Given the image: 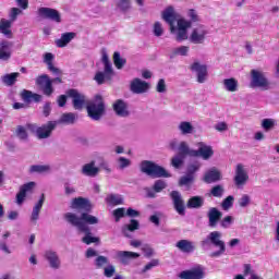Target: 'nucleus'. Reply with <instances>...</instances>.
<instances>
[{"label": "nucleus", "mask_w": 279, "mask_h": 279, "mask_svg": "<svg viewBox=\"0 0 279 279\" xmlns=\"http://www.w3.org/2000/svg\"><path fill=\"white\" fill-rule=\"evenodd\" d=\"M64 219L68 223L76 228L78 232H83L85 234V236L82 238V242L85 243V245H90L92 243H99V238L93 236V232H90V227H88L97 226V223H99V218L87 213H82L81 217H78L74 213H66L64 214Z\"/></svg>", "instance_id": "f257e3e1"}, {"label": "nucleus", "mask_w": 279, "mask_h": 279, "mask_svg": "<svg viewBox=\"0 0 279 279\" xmlns=\"http://www.w3.org/2000/svg\"><path fill=\"white\" fill-rule=\"evenodd\" d=\"M140 171L149 178H171V173L167 169L150 160H143L140 163Z\"/></svg>", "instance_id": "f03ea898"}, {"label": "nucleus", "mask_w": 279, "mask_h": 279, "mask_svg": "<svg viewBox=\"0 0 279 279\" xmlns=\"http://www.w3.org/2000/svg\"><path fill=\"white\" fill-rule=\"evenodd\" d=\"M101 62L104 64V72H97L94 76L95 82L99 86H101V84H105L106 82H110V80L114 77V70L112 69V62H110L108 53H102Z\"/></svg>", "instance_id": "7ed1b4c3"}, {"label": "nucleus", "mask_w": 279, "mask_h": 279, "mask_svg": "<svg viewBox=\"0 0 279 279\" xmlns=\"http://www.w3.org/2000/svg\"><path fill=\"white\" fill-rule=\"evenodd\" d=\"M86 108L87 114L93 121H100L106 112V105L100 95L95 96L94 100L89 101Z\"/></svg>", "instance_id": "20e7f679"}, {"label": "nucleus", "mask_w": 279, "mask_h": 279, "mask_svg": "<svg viewBox=\"0 0 279 279\" xmlns=\"http://www.w3.org/2000/svg\"><path fill=\"white\" fill-rule=\"evenodd\" d=\"M189 29H191V21L180 19L177 22V26L170 27V34L174 36L177 43H184V40L190 38Z\"/></svg>", "instance_id": "39448f33"}, {"label": "nucleus", "mask_w": 279, "mask_h": 279, "mask_svg": "<svg viewBox=\"0 0 279 279\" xmlns=\"http://www.w3.org/2000/svg\"><path fill=\"white\" fill-rule=\"evenodd\" d=\"M58 128V122L48 121L46 124L38 126L36 124H27L26 129L35 134L39 141L45 138H49L53 132Z\"/></svg>", "instance_id": "423d86ee"}, {"label": "nucleus", "mask_w": 279, "mask_h": 279, "mask_svg": "<svg viewBox=\"0 0 279 279\" xmlns=\"http://www.w3.org/2000/svg\"><path fill=\"white\" fill-rule=\"evenodd\" d=\"M250 88H259L260 90H269L271 88V83L265 72L260 70H251V82Z\"/></svg>", "instance_id": "0eeeda50"}, {"label": "nucleus", "mask_w": 279, "mask_h": 279, "mask_svg": "<svg viewBox=\"0 0 279 279\" xmlns=\"http://www.w3.org/2000/svg\"><path fill=\"white\" fill-rule=\"evenodd\" d=\"M35 83L37 86H40L43 94L46 95V97H51L53 95V84H62V78L56 77L50 78L47 74H41L36 77Z\"/></svg>", "instance_id": "6e6552de"}, {"label": "nucleus", "mask_w": 279, "mask_h": 279, "mask_svg": "<svg viewBox=\"0 0 279 279\" xmlns=\"http://www.w3.org/2000/svg\"><path fill=\"white\" fill-rule=\"evenodd\" d=\"M208 34V27L199 24L192 29L189 40L192 45H204Z\"/></svg>", "instance_id": "1a4fd4ad"}, {"label": "nucleus", "mask_w": 279, "mask_h": 279, "mask_svg": "<svg viewBox=\"0 0 279 279\" xmlns=\"http://www.w3.org/2000/svg\"><path fill=\"white\" fill-rule=\"evenodd\" d=\"M190 71H192V73H195L196 82L198 84H205V82H207V80H208V65H206V64H204L199 61H194L190 65Z\"/></svg>", "instance_id": "9d476101"}, {"label": "nucleus", "mask_w": 279, "mask_h": 279, "mask_svg": "<svg viewBox=\"0 0 279 279\" xmlns=\"http://www.w3.org/2000/svg\"><path fill=\"white\" fill-rule=\"evenodd\" d=\"M197 150L192 151L193 158H202L203 160H210L211 156H215V150L213 146L204 143L198 142L196 144Z\"/></svg>", "instance_id": "9b49d317"}, {"label": "nucleus", "mask_w": 279, "mask_h": 279, "mask_svg": "<svg viewBox=\"0 0 279 279\" xmlns=\"http://www.w3.org/2000/svg\"><path fill=\"white\" fill-rule=\"evenodd\" d=\"M170 198L175 213H178V215H180L181 217H184V215H186V205L184 204L182 193H180L179 191H172L170 193Z\"/></svg>", "instance_id": "f8f14e48"}, {"label": "nucleus", "mask_w": 279, "mask_h": 279, "mask_svg": "<svg viewBox=\"0 0 279 279\" xmlns=\"http://www.w3.org/2000/svg\"><path fill=\"white\" fill-rule=\"evenodd\" d=\"M250 180V174H247V170H245V166L242 163H238L235 167V175L233 178L234 185L236 189H243L247 181Z\"/></svg>", "instance_id": "ddd939ff"}, {"label": "nucleus", "mask_w": 279, "mask_h": 279, "mask_svg": "<svg viewBox=\"0 0 279 279\" xmlns=\"http://www.w3.org/2000/svg\"><path fill=\"white\" fill-rule=\"evenodd\" d=\"M66 95L72 99L74 110H82L86 106V96L77 89H69Z\"/></svg>", "instance_id": "4468645a"}, {"label": "nucleus", "mask_w": 279, "mask_h": 279, "mask_svg": "<svg viewBox=\"0 0 279 279\" xmlns=\"http://www.w3.org/2000/svg\"><path fill=\"white\" fill-rule=\"evenodd\" d=\"M38 16L41 19H48L49 21H53L54 23H62V16L60 12L52 8L41 7L37 10Z\"/></svg>", "instance_id": "2eb2a0df"}, {"label": "nucleus", "mask_w": 279, "mask_h": 279, "mask_svg": "<svg viewBox=\"0 0 279 279\" xmlns=\"http://www.w3.org/2000/svg\"><path fill=\"white\" fill-rule=\"evenodd\" d=\"M151 88V85L141 78H133L130 85L131 93L134 95H143Z\"/></svg>", "instance_id": "dca6fc26"}, {"label": "nucleus", "mask_w": 279, "mask_h": 279, "mask_svg": "<svg viewBox=\"0 0 279 279\" xmlns=\"http://www.w3.org/2000/svg\"><path fill=\"white\" fill-rule=\"evenodd\" d=\"M162 20L168 23L169 27H173L175 25V21H180V14L175 12L173 7H167L161 13Z\"/></svg>", "instance_id": "f3484780"}, {"label": "nucleus", "mask_w": 279, "mask_h": 279, "mask_svg": "<svg viewBox=\"0 0 279 279\" xmlns=\"http://www.w3.org/2000/svg\"><path fill=\"white\" fill-rule=\"evenodd\" d=\"M70 208L73 210H84L88 215L93 210V205H90L88 198L76 197L72 199Z\"/></svg>", "instance_id": "a211bd4d"}, {"label": "nucleus", "mask_w": 279, "mask_h": 279, "mask_svg": "<svg viewBox=\"0 0 279 279\" xmlns=\"http://www.w3.org/2000/svg\"><path fill=\"white\" fill-rule=\"evenodd\" d=\"M44 258L47 260L49 267L51 269H60L62 266V262L60 260V255H58V252L53 250H48L44 253Z\"/></svg>", "instance_id": "6ab92c4d"}, {"label": "nucleus", "mask_w": 279, "mask_h": 279, "mask_svg": "<svg viewBox=\"0 0 279 279\" xmlns=\"http://www.w3.org/2000/svg\"><path fill=\"white\" fill-rule=\"evenodd\" d=\"M206 272L204 271L203 266H196L190 270H184L180 274L182 279H204Z\"/></svg>", "instance_id": "aec40b11"}, {"label": "nucleus", "mask_w": 279, "mask_h": 279, "mask_svg": "<svg viewBox=\"0 0 279 279\" xmlns=\"http://www.w3.org/2000/svg\"><path fill=\"white\" fill-rule=\"evenodd\" d=\"M223 213L217 209V207H210L207 211L208 226L209 228H217V223L221 221Z\"/></svg>", "instance_id": "412c9836"}, {"label": "nucleus", "mask_w": 279, "mask_h": 279, "mask_svg": "<svg viewBox=\"0 0 279 279\" xmlns=\"http://www.w3.org/2000/svg\"><path fill=\"white\" fill-rule=\"evenodd\" d=\"M116 256L120 259V263H122V265H130L131 260H136V258H141V254L130 251H118L116 252Z\"/></svg>", "instance_id": "4be33fe9"}, {"label": "nucleus", "mask_w": 279, "mask_h": 279, "mask_svg": "<svg viewBox=\"0 0 279 279\" xmlns=\"http://www.w3.org/2000/svg\"><path fill=\"white\" fill-rule=\"evenodd\" d=\"M81 173L87 178H97L99 175V167L96 166L95 160H92L90 162L83 165Z\"/></svg>", "instance_id": "5701e85b"}, {"label": "nucleus", "mask_w": 279, "mask_h": 279, "mask_svg": "<svg viewBox=\"0 0 279 279\" xmlns=\"http://www.w3.org/2000/svg\"><path fill=\"white\" fill-rule=\"evenodd\" d=\"M44 204L45 194H41L39 201L33 207V211L31 215V222L33 223V226H36V223H38V219H40V210L43 209Z\"/></svg>", "instance_id": "b1692460"}, {"label": "nucleus", "mask_w": 279, "mask_h": 279, "mask_svg": "<svg viewBox=\"0 0 279 279\" xmlns=\"http://www.w3.org/2000/svg\"><path fill=\"white\" fill-rule=\"evenodd\" d=\"M113 110L118 117H130V110L128 109V102L122 99H118L113 104Z\"/></svg>", "instance_id": "393cba45"}, {"label": "nucleus", "mask_w": 279, "mask_h": 279, "mask_svg": "<svg viewBox=\"0 0 279 279\" xmlns=\"http://www.w3.org/2000/svg\"><path fill=\"white\" fill-rule=\"evenodd\" d=\"M34 186H36L35 182H28L20 189V192L16 195V204H19V206H21V204L25 202V197H27V193L33 191Z\"/></svg>", "instance_id": "a878e982"}, {"label": "nucleus", "mask_w": 279, "mask_h": 279, "mask_svg": "<svg viewBox=\"0 0 279 279\" xmlns=\"http://www.w3.org/2000/svg\"><path fill=\"white\" fill-rule=\"evenodd\" d=\"M175 247L183 254H193V252H195V242L191 240H180L177 242Z\"/></svg>", "instance_id": "bb28decb"}, {"label": "nucleus", "mask_w": 279, "mask_h": 279, "mask_svg": "<svg viewBox=\"0 0 279 279\" xmlns=\"http://www.w3.org/2000/svg\"><path fill=\"white\" fill-rule=\"evenodd\" d=\"M203 180L206 184H214L215 182H219V180H221V172L217 170V168H211L205 172Z\"/></svg>", "instance_id": "cd10ccee"}, {"label": "nucleus", "mask_w": 279, "mask_h": 279, "mask_svg": "<svg viewBox=\"0 0 279 279\" xmlns=\"http://www.w3.org/2000/svg\"><path fill=\"white\" fill-rule=\"evenodd\" d=\"M12 58V43L1 41L0 43V60L8 62Z\"/></svg>", "instance_id": "c85d7f7f"}, {"label": "nucleus", "mask_w": 279, "mask_h": 279, "mask_svg": "<svg viewBox=\"0 0 279 279\" xmlns=\"http://www.w3.org/2000/svg\"><path fill=\"white\" fill-rule=\"evenodd\" d=\"M75 121H77V113L68 112V113H62L60 119L52 122L57 123V125H73Z\"/></svg>", "instance_id": "c756f323"}, {"label": "nucleus", "mask_w": 279, "mask_h": 279, "mask_svg": "<svg viewBox=\"0 0 279 279\" xmlns=\"http://www.w3.org/2000/svg\"><path fill=\"white\" fill-rule=\"evenodd\" d=\"M76 36H77V34H75L74 32L63 33V34L61 35V38L56 40V45H57V47L64 48V47H66V45H69V43H71V40H73Z\"/></svg>", "instance_id": "7c9ffc66"}, {"label": "nucleus", "mask_w": 279, "mask_h": 279, "mask_svg": "<svg viewBox=\"0 0 279 279\" xmlns=\"http://www.w3.org/2000/svg\"><path fill=\"white\" fill-rule=\"evenodd\" d=\"M221 232L220 231H213L209 233V240L210 244L214 245V247H226V242L221 240Z\"/></svg>", "instance_id": "2f4dec72"}, {"label": "nucleus", "mask_w": 279, "mask_h": 279, "mask_svg": "<svg viewBox=\"0 0 279 279\" xmlns=\"http://www.w3.org/2000/svg\"><path fill=\"white\" fill-rule=\"evenodd\" d=\"M222 85L225 90H227L228 93H236V90H239V81H236V78L234 77L225 78L222 81Z\"/></svg>", "instance_id": "473e14b6"}, {"label": "nucleus", "mask_w": 279, "mask_h": 279, "mask_svg": "<svg viewBox=\"0 0 279 279\" xmlns=\"http://www.w3.org/2000/svg\"><path fill=\"white\" fill-rule=\"evenodd\" d=\"M12 21L1 19L0 20V34H3V36H7V38H12Z\"/></svg>", "instance_id": "72a5a7b5"}, {"label": "nucleus", "mask_w": 279, "mask_h": 279, "mask_svg": "<svg viewBox=\"0 0 279 279\" xmlns=\"http://www.w3.org/2000/svg\"><path fill=\"white\" fill-rule=\"evenodd\" d=\"M44 62L45 64H47L48 70L51 71V73H53L54 75H60V73H62L60 69L53 66V53L51 52L45 53Z\"/></svg>", "instance_id": "f704fd0d"}, {"label": "nucleus", "mask_w": 279, "mask_h": 279, "mask_svg": "<svg viewBox=\"0 0 279 279\" xmlns=\"http://www.w3.org/2000/svg\"><path fill=\"white\" fill-rule=\"evenodd\" d=\"M178 130H179V132H181V134L183 136H186V135L193 134V132H195V126H193V124L189 121H182L179 123Z\"/></svg>", "instance_id": "c9c22d12"}, {"label": "nucleus", "mask_w": 279, "mask_h": 279, "mask_svg": "<svg viewBox=\"0 0 279 279\" xmlns=\"http://www.w3.org/2000/svg\"><path fill=\"white\" fill-rule=\"evenodd\" d=\"M141 228V225L138 223V220L132 219L130 225H125L122 227V233L130 239V232H134Z\"/></svg>", "instance_id": "e433bc0d"}, {"label": "nucleus", "mask_w": 279, "mask_h": 279, "mask_svg": "<svg viewBox=\"0 0 279 279\" xmlns=\"http://www.w3.org/2000/svg\"><path fill=\"white\" fill-rule=\"evenodd\" d=\"M21 77V73L13 72L10 74H5L2 76V82L5 84V86H14L16 84V80Z\"/></svg>", "instance_id": "4c0bfd02"}, {"label": "nucleus", "mask_w": 279, "mask_h": 279, "mask_svg": "<svg viewBox=\"0 0 279 279\" xmlns=\"http://www.w3.org/2000/svg\"><path fill=\"white\" fill-rule=\"evenodd\" d=\"M178 150H179V156H183V158H186V156L193 157L194 156L193 151H195V149H191L189 147V143L186 142L179 143Z\"/></svg>", "instance_id": "58836bf2"}, {"label": "nucleus", "mask_w": 279, "mask_h": 279, "mask_svg": "<svg viewBox=\"0 0 279 279\" xmlns=\"http://www.w3.org/2000/svg\"><path fill=\"white\" fill-rule=\"evenodd\" d=\"M110 264V259L107 256L98 255L94 260L96 269H106Z\"/></svg>", "instance_id": "ea45409f"}, {"label": "nucleus", "mask_w": 279, "mask_h": 279, "mask_svg": "<svg viewBox=\"0 0 279 279\" xmlns=\"http://www.w3.org/2000/svg\"><path fill=\"white\" fill-rule=\"evenodd\" d=\"M204 206V197L202 196H192L186 203L187 208H202Z\"/></svg>", "instance_id": "a19ab883"}, {"label": "nucleus", "mask_w": 279, "mask_h": 279, "mask_svg": "<svg viewBox=\"0 0 279 279\" xmlns=\"http://www.w3.org/2000/svg\"><path fill=\"white\" fill-rule=\"evenodd\" d=\"M29 173H51L50 165H33L29 168Z\"/></svg>", "instance_id": "79ce46f5"}, {"label": "nucleus", "mask_w": 279, "mask_h": 279, "mask_svg": "<svg viewBox=\"0 0 279 279\" xmlns=\"http://www.w3.org/2000/svg\"><path fill=\"white\" fill-rule=\"evenodd\" d=\"M107 204H110L111 206H120L123 204V196L120 194H110L106 198Z\"/></svg>", "instance_id": "37998d69"}, {"label": "nucleus", "mask_w": 279, "mask_h": 279, "mask_svg": "<svg viewBox=\"0 0 279 279\" xmlns=\"http://www.w3.org/2000/svg\"><path fill=\"white\" fill-rule=\"evenodd\" d=\"M195 182V175L193 174H185L184 177H181L179 180V186H186L187 191L191 189V184Z\"/></svg>", "instance_id": "c03bdc74"}, {"label": "nucleus", "mask_w": 279, "mask_h": 279, "mask_svg": "<svg viewBox=\"0 0 279 279\" xmlns=\"http://www.w3.org/2000/svg\"><path fill=\"white\" fill-rule=\"evenodd\" d=\"M190 49L191 48L189 46L177 47V48L172 49L170 58H175V56L186 57V56H189Z\"/></svg>", "instance_id": "a18cd8bd"}, {"label": "nucleus", "mask_w": 279, "mask_h": 279, "mask_svg": "<svg viewBox=\"0 0 279 279\" xmlns=\"http://www.w3.org/2000/svg\"><path fill=\"white\" fill-rule=\"evenodd\" d=\"M117 8L120 12H130L132 10V0H118Z\"/></svg>", "instance_id": "49530a36"}, {"label": "nucleus", "mask_w": 279, "mask_h": 279, "mask_svg": "<svg viewBox=\"0 0 279 279\" xmlns=\"http://www.w3.org/2000/svg\"><path fill=\"white\" fill-rule=\"evenodd\" d=\"M128 60L121 57L120 52H114L113 53V64L117 69L121 70L123 66H125V63Z\"/></svg>", "instance_id": "de8ad7c7"}, {"label": "nucleus", "mask_w": 279, "mask_h": 279, "mask_svg": "<svg viewBox=\"0 0 279 279\" xmlns=\"http://www.w3.org/2000/svg\"><path fill=\"white\" fill-rule=\"evenodd\" d=\"M223 193H226V189L223 187V185L218 184L211 187L209 195H211V197L221 198L223 197Z\"/></svg>", "instance_id": "09e8293b"}, {"label": "nucleus", "mask_w": 279, "mask_h": 279, "mask_svg": "<svg viewBox=\"0 0 279 279\" xmlns=\"http://www.w3.org/2000/svg\"><path fill=\"white\" fill-rule=\"evenodd\" d=\"M262 128L266 132H269V130H274L276 128V120L275 119H264L262 121Z\"/></svg>", "instance_id": "8fccbe9b"}, {"label": "nucleus", "mask_w": 279, "mask_h": 279, "mask_svg": "<svg viewBox=\"0 0 279 279\" xmlns=\"http://www.w3.org/2000/svg\"><path fill=\"white\" fill-rule=\"evenodd\" d=\"M15 134L20 141H27V130L23 125H19L15 130Z\"/></svg>", "instance_id": "3c124183"}, {"label": "nucleus", "mask_w": 279, "mask_h": 279, "mask_svg": "<svg viewBox=\"0 0 279 279\" xmlns=\"http://www.w3.org/2000/svg\"><path fill=\"white\" fill-rule=\"evenodd\" d=\"M234 205V196L229 195L227 198H225L221 203V208L223 210H230L232 206Z\"/></svg>", "instance_id": "603ef678"}, {"label": "nucleus", "mask_w": 279, "mask_h": 279, "mask_svg": "<svg viewBox=\"0 0 279 279\" xmlns=\"http://www.w3.org/2000/svg\"><path fill=\"white\" fill-rule=\"evenodd\" d=\"M116 274H117V268L112 264H109L104 268L105 278H112Z\"/></svg>", "instance_id": "864d4df0"}, {"label": "nucleus", "mask_w": 279, "mask_h": 279, "mask_svg": "<svg viewBox=\"0 0 279 279\" xmlns=\"http://www.w3.org/2000/svg\"><path fill=\"white\" fill-rule=\"evenodd\" d=\"M165 189H167V182H165L162 180L155 181L154 186H153V191H155V193H162V191H165Z\"/></svg>", "instance_id": "5fc2aeb1"}, {"label": "nucleus", "mask_w": 279, "mask_h": 279, "mask_svg": "<svg viewBox=\"0 0 279 279\" xmlns=\"http://www.w3.org/2000/svg\"><path fill=\"white\" fill-rule=\"evenodd\" d=\"M132 165V161L125 157H120L118 159V169L123 171V169H128Z\"/></svg>", "instance_id": "6e6d98bb"}, {"label": "nucleus", "mask_w": 279, "mask_h": 279, "mask_svg": "<svg viewBox=\"0 0 279 279\" xmlns=\"http://www.w3.org/2000/svg\"><path fill=\"white\" fill-rule=\"evenodd\" d=\"M184 162V157L182 155H177L171 159V165L174 169H180Z\"/></svg>", "instance_id": "4d7b16f0"}, {"label": "nucleus", "mask_w": 279, "mask_h": 279, "mask_svg": "<svg viewBox=\"0 0 279 279\" xmlns=\"http://www.w3.org/2000/svg\"><path fill=\"white\" fill-rule=\"evenodd\" d=\"M34 93L32 90L23 89L20 94L21 98L25 104H31L32 102V97Z\"/></svg>", "instance_id": "13d9d810"}, {"label": "nucleus", "mask_w": 279, "mask_h": 279, "mask_svg": "<svg viewBox=\"0 0 279 279\" xmlns=\"http://www.w3.org/2000/svg\"><path fill=\"white\" fill-rule=\"evenodd\" d=\"M160 265L159 259H151L148 264H146L143 268V274H147V271H151L154 267H158Z\"/></svg>", "instance_id": "bf43d9fd"}, {"label": "nucleus", "mask_w": 279, "mask_h": 279, "mask_svg": "<svg viewBox=\"0 0 279 279\" xmlns=\"http://www.w3.org/2000/svg\"><path fill=\"white\" fill-rule=\"evenodd\" d=\"M234 223V217L232 216H226L222 220H220L221 228L228 229L230 226Z\"/></svg>", "instance_id": "052dcab7"}, {"label": "nucleus", "mask_w": 279, "mask_h": 279, "mask_svg": "<svg viewBox=\"0 0 279 279\" xmlns=\"http://www.w3.org/2000/svg\"><path fill=\"white\" fill-rule=\"evenodd\" d=\"M202 167V163L199 162H194V163H190L187 166V175H193L194 173H197V171H199V168Z\"/></svg>", "instance_id": "680f3d73"}, {"label": "nucleus", "mask_w": 279, "mask_h": 279, "mask_svg": "<svg viewBox=\"0 0 279 279\" xmlns=\"http://www.w3.org/2000/svg\"><path fill=\"white\" fill-rule=\"evenodd\" d=\"M187 16L190 19L191 25H193V23L199 22V15L197 14V11H195V9H190L187 12Z\"/></svg>", "instance_id": "e2e57ef3"}, {"label": "nucleus", "mask_w": 279, "mask_h": 279, "mask_svg": "<svg viewBox=\"0 0 279 279\" xmlns=\"http://www.w3.org/2000/svg\"><path fill=\"white\" fill-rule=\"evenodd\" d=\"M153 32L155 36L160 37L165 34V28H162V24L160 22H155L153 26Z\"/></svg>", "instance_id": "0e129e2a"}, {"label": "nucleus", "mask_w": 279, "mask_h": 279, "mask_svg": "<svg viewBox=\"0 0 279 279\" xmlns=\"http://www.w3.org/2000/svg\"><path fill=\"white\" fill-rule=\"evenodd\" d=\"M23 11H21V9L19 8H12L10 13H9V17L11 21V23H14V21H16V19L19 17V14H21Z\"/></svg>", "instance_id": "69168bd1"}, {"label": "nucleus", "mask_w": 279, "mask_h": 279, "mask_svg": "<svg viewBox=\"0 0 279 279\" xmlns=\"http://www.w3.org/2000/svg\"><path fill=\"white\" fill-rule=\"evenodd\" d=\"M250 202H251L250 195L244 194V195H242V197L239 199V206H240L241 208H247V206H250Z\"/></svg>", "instance_id": "338daca9"}, {"label": "nucleus", "mask_w": 279, "mask_h": 279, "mask_svg": "<svg viewBox=\"0 0 279 279\" xmlns=\"http://www.w3.org/2000/svg\"><path fill=\"white\" fill-rule=\"evenodd\" d=\"M157 93H167V83H165L163 78H160L156 86Z\"/></svg>", "instance_id": "774afa93"}]
</instances>
